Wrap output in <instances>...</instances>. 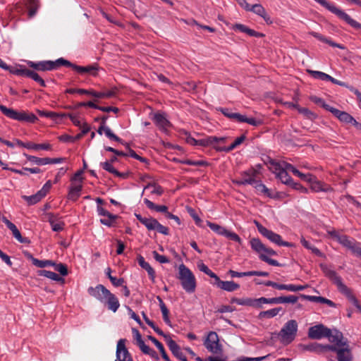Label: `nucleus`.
<instances>
[{
  "label": "nucleus",
  "instance_id": "nucleus-41",
  "mask_svg": "<svg viewBox=\"0 0 361 361\" xmlns=\"http://www.w3.org/2000/svg\"><path fill=\"white\" fill-rule=\"evenodd\" d=\"M240 288V285L235 283L234 281H224L221 283L219 288L226 290L228 292H233L238 290Z\"/></svg>",
  "mask_w": 361,
  "mask_h": 361
},
{
  "label": "nucleus",
  "instance_id": "nucleus-15",
  "mask_svg": "<svg viewBox=\"0 0 361 361\" xmlns=\"http://www.w3.org/2000/svg\"><path fill=\"white\" fill-rule=\"evenodd\" d=\"M330 335L327 336L329 341L331 343H333L338 345V347H341L342 345H346L348 343V340L346 338H343V334L336 330H331L330 329Z\"/></svg>",
  "mask_w": 361,
  "mask_h": 361
},
{
  "label": "nucleus",
  "instance_id": "nucleus-61",
  "mask_svg": "<svg viewBox=\"0 0 361 361\" xmlns=\"http://www.w3.org/2000/svg\"><path fill=\"white\" fill-rule=\"evenodd\" d=\"M293 173L295 176L299 177L301 180L307 181V182L311 181V178L312 179V176H313L312 174H310V173H307V174L302 173L300 172L296 168L294 169Z\"/></svg>",
  "mask_w": 361,
  "mask_h": 361
},
{
  "label": "nucleus",
  "instance_id": "nucleus-7",
  "mask_svg": "<svg viewBox=\"0 0 361 361\" xmlns=\"http://www.w3.org/2000/svg\"><path fill=\"white\" fill-rule=\"evenodd\" d=\"M204 345L206 349L212 354H221L222 345L219 342L218 334L215 331H209L204 340Z\"/></svg>",
  "mask_w": 361,
  "mask_h": 361
},
{
  "label": "nucleus",
  "instance_id": "nucleus-22",
  "mask_svg": "<svg viewBox=\"0 0 361 361\" xmlns=\"http://www.w3.org/2000/svg\"><path fill=\"white\" fill-rule=\"evenodd\" d=\"M257 171L254 169H250L247 171H245L242 173L240 178L243 180L242 183H244V185H252L256 183L255 176Z\"/></svg>",
  "mask_w": 361,
  "mask_h": 361
},
{
  "label": "nucleus",
  "instance_id": "nucleus-49",
  "mask_svg": "<svg viewBox=\"0 0 361 361\" xmlns=\"http://www.w3.org/2000/svg\"><path fill=\"white\" fill-rule=\"evenodd\" d=\"M53 64L54 66V70L57 69L61 66L71 67L74 70V66H75V64L72 63L71 61L64 59L63 58H60L55 61H53Z\"/></svg>",
  "mask_w": 361,
  "mask_h": 361
},
{
  "label": "nucleus",
  "instance_id": "nucleus-14",
  "mask_svg": "<svg viewBox=\"0 0 361 361\" xmlns=\"http://www.w3.org/2000/svg\"><path fill=\"white\" fill-rule=\"evenodd\" d=\"M270 165L274 170V172L276 174V176L281 180V181L286 185H290L293 183V179L288 175V173L284 169H280L281 167H277V161L274 160H270Z\"/></svg>",
  "mask_w": 361,
  "mask_h": 361
},
{
  "label": "nucleus",
  "instance_id": "nucleus-56",
  "mask_svg": "<svg viewBox=\"0 0 361 361\" xmlns=\"http://www.w3.org/2000/svg\"><path fill=\"white\" fill-rule=\"evenodd\" d=\"M206 141V145L208 146H213L214 148L218 147L215 145L219 142H224L225 140L224 137H217L216 136H208L204 138Z\"/></svg>",
  "mask_w": 361,
  "mask_h": 361
},
{
  "label": "nucleus",
  "instance_id": "nucleus-23",
  "mask_svg": "<svg viewBox=\"0 0 361 361\" xmlns=\"http://www.w3.org/2000/svg\"><path fill=\"white\" fill-rule=\"evenodd\" d=\"M136 219L143 224L149 231L155 230L157 219L154 218L142 217L140 214H135Z\"/></svg>",
  "mask_w": 361,
  "mask_h": 361
},
{
  "label": "nucleus",
  "instance_id": "nucleus-21",
  "mask_svg": "<svg viewBox=\"0 0 361 361\" xmlns=\"http://www.w3.org/2000/svg\"><path fill=\"white\" fill-rule=\"evenodd\" d=\"M137 259L139 265L142 269L147 271L152 282H154L155 271L154 270V269L150 266V264L148 262H145V258L142 255H138Z\"/></svg>",
  "mask_w": 361,
  "mask_h": 361
},
{
  "label": "nucleus",
  "instance_id": "nucleus-9",
  "mask_svg": "<svg viewBox=\"0 0 361 361\" xmlns=\"http://www.w3.org/2000/svg\"><path fill=\"white\" fill-rule=\"evenodd\" d=\"M329 334L330 329L322 324L314 325L308 329V337L312 339L320 340L329 336Z\"/></svg>",
  "mask_w": 361,
  "mask_h": 361
},
{
  "label": "nucleus",
  "instance_id": "nucleus-47",
  "mask_svg": "<svg viewBox=\"0 0 361 361\" xmlns=\"http://www.w3.org/2000/svg\"><path fill=\"white\" fill-rule=\"evenodd\" d=\"M27 149H34V150H39V149H44V150H50L51 149V145L48 143H43V144H35L33 142H27Z\"/></svg>",
  "mask_w": 361,
  "mask_h": 361
},
{
  "label": "nucleus",
  "instance_id": "nucleus-8",
  "mask_svg": "<svg viewBox=\"0 0 361 361\" xmlns=\"http://www.w3.org/2000/svg\"><path fill=\"white\" fill-rule=\"evenodd\" d=\"M207 225L210 228L211 230H212L214 232L216 233L217 234L224 235V236L226 237L227 238H228L231 240H233L235 242H238L239 243H241L240 238L235 233L231 232V231L227 230L226 228H225L224 227H223L219 224L210 222L209 221H207Z\"/></svg>",
  "mask_w": 361,
  "mask_h": 361
},
{
  "label": "nucleus",
  "instance_id": "nucleus-50",
  "mask_svg": "<svg viewBox=\"0 0 361 361\" xmlns=\"http://www.w3.org/2000/svg\"><path fill=\"white\" fill-rule=\"evenodd\" d=\"M180 162L183 164H186L189 166H207L209 165V164L207 161L204 160L193 161L191 159H184L180 161Z\"/></svg>",
  "mask_w": 361,
  "mask_h": 361
},
{
  "label": "nucleus",
  "instance_id": "nucleus-6",
  "mask_svg": "<svg viewBox=\"0 0 361 361\" xmlns=\"http://www.w3.org/2000/svg\"><path fill=\"white\" fill-rule=\"evenodd\" d=\"M256 227L257 228L258 231L261 235L264 237L269 240L271 243H274L280 246L285 247H293V245L290 243L283 241L281 238V236L271 230L267 229L264 226H263L260 223L257 221H254Z\"/></svg>",
  "mask_w": 361,
  "mask_h": 361
},
{
  "label": "nucleus",
  "instance_id": "nucleus-12",
  "mask_svg": "<svg viewBox=\"0 0 361 361\" xmlns=\"http://www.w3.org/2000/svg\"><path fill=\"white\" fill-rule=\"evenodd\" d=\"M320 267L325 276L328 277L337 286L338 290H340L344 286H345L343 283L341 276H339L334 270L329 269L326 265L324 264H321Z\"/></svg>",
  "mask_w": 361,
  "mask_h": 361
},
{
  "label": "nucleus",
  "instance_id": "nucleus-18",
  "mask_svg": "<svg viewBox=\"0 0 361 361\" xmlns=\"http://www.w3.org/2000/svg\"><path fill=\"white\" fill-rule=\"evenodd\" d=\"M337 360L338 361H352L353 355L348 343L346 345H342L339 347L337 352Z\"/></svg>",
  "mask_w": 361,
  "mask_h": 361
},
{
  "label": "nucleus",
  "instance_id": "nucleus-26",
  "mask_svg": "<svg viewBox=\"0 0 361 361\" xmlns=\"http://www.w3.org/2000/svg\"><path fill=\"white\" fill-rule=\"evenodd\" d=\"M301 296L311 302L326 304L331 307H335L336 306V305L333 301L324 297L305 295H301Z\"/></svg>",
  "mask_w": 361,
  "mask_h": 361
},
{
  "label": "nucleus",
  "instance_id": "nucleus-44",
  "mask_svg": "<svg viewBox=\"0 0 361 361\" xmlns=\"http://www.w3.org/2000/svg\"><path fill=\"white\" fill-rule=\"evenodd\" d=\"M9 229L11 231L13 237L16 238L20 243L25 244L30 243V240L27 238H23L21 235L20 232L15 224L12 226Z\"/></svg>",
  "mask_w": 361,
  "mask_h": 361
},
{
  "label": "nucleus",
  "instance_id": "nucleus-52",
  "mask_svg": "<svg viewBox=\"0 0 361 361\" xmlns=\"http://www.w3.org/2000/svg\"><path fill=\"white\" fill-rule=\"evenodd\" d=\"M149 188H152V190H151V193L152 194H155V195H161L163 194V192H164V190H163L162 188L160 185H156L154 183H148L144 188L142 193L145 192V190L149 189Z\"/></svg>",
  "mask_w": 361,
  "mask_h": 361
},
{
  "label": "nucleus",
  "instance_id": "nucleus-13",
  "mask_svg": "<svg viewBox=\"0 0 361 361\" xmlns=\"http://www.w3.org/2000/svg\"><path fill=\"white\" fill-rule=\"evenodd\" d=\"M152 119L159 129L163 132H166L168 128L171 126L165 113L157 112L152 116Z\"/></svg>",
  "mask_w": 361,
  "mask_h": 361
},
{
  "label": "nucleus",
  "instance_id": "nucleus-30",
  "mask_svg": "<svg viewBox=\"0 0 361 361\" xmlns=\"http://www.w3.org/2000/svg\"><path fill=\"white\" fill-rule=\"evenodd\" d=\"M310 34H311V35H312L314 37L317 38L319 41L325 42V43L329 44L330 46L333 47H338V48L341 49H345L344 46H343L342 44L334 42L331 40L326 38L324 36L322 35L321 34H319L318 32H311Z\"/></svg>",
  "mask_w": 361,
  "mask_h": 361
},
{
  "label": "nucleus",
  "instance_id": "nucleus-62",
  "mask_svg": "<svg viewBox=\"0 0 361 361\" xmlns=\"http://www.w3.org/2000/svg\"><path fill=\"white\" fill-rule=\"evenodd\" d=\"M293 173L295 176L299 177L301 180L307 181V182L311 181V178L312 179V176H313L312 174H310V173H307V174L302 173L300 172L296 168L294 169Z\"/></svg>",
  "mask_w": 361,
  "mask_h": 361
},
{
  "label": "nucleus",
  "instance_id": "nucleus-33",
  "mask_svg": "<svg viewBox=\"0 0 361 361\" xmlns=\"http://www.w3.org/2000/svg\"><path fill=\"white\" fill-rule=\"evenodd\" d=\"M157 299L159 302V307H160L161 312L162 313L163 319H164V322L166 324H168L169 326H171V321L169 319V311L166 305H165V303L164 302V301L159 296L157 297Z\"/></svg>",
  "mask_w": 361,
  "mask_h": 361
},
{
  "label": "nucleus",
  "instance_id": "nucleus-63",
  "mask_svg": "<svg viewBox=\"0 0 361 361\" xmlns=\"http://www.w3.org/2000/svg\"><path fill=\"white\" fill-rule=\"evenodd\" d=\"M54 267L55 270L60 273L62 276H66L68 274V269L66 265L62 263L56 264L55 263V265H52Z\"/></svg>",
  "mask_w": 361,
  "mask_h": 361
},
{
  "label": "nucleus",
  "instance_id": "nucleus-37",
  "mask_svg": "<svg viewBox=\"0 0 361 361\" xmlns=\"http://www.w3.org/2000/svg\"><path fill=\"white\" fill-rule=\"evenodd\" d=\"M144 202L149 209L155 210L158 212L166 214L168 212V207L165 205H157L152 201L147 198L144 199Z\"/></svg>",
  "mask_w": 361,
  "mask_h": 361
},
{
  "label": "nucleus",
  "instance_id": "nucleus-1",
  "mask_svg": "<svg viewBox=\"0 0 361 361\" xmlns=\"http://www.w3.org/2000/svg\"><path fill=\"white\" fill-rule=\"evenodd\" d=\"M250 245L252 250L259 255V257L262 261L271 266H281L276 260L268 257V255H276V252L273 249L267 247L259 238H252L250 240Z\"/></svg>",
  "mask_w": 361,
  "mask_h": 361
},
{
  "label": "nucleus",
  "instance_id": "nucleus-28",
  "mask_svg": "<svg viewBox=\"0 0 361 361\" xmlns=\"http://www.w3.org/2000/svg\"><path fill=\"white\" fill-rule=\"evenodd\" d=\"M168 346L171 351V353L173 354L174 356H176L178 359L180 360L183 357H184L185 355L181 352L180 347L178 345V344L172 339H169L167 342Z\"/></svg>",
  "mask_w": 361,
  "mask_h": 361
},
{
  "label": "nucleus",
  "instance_id": "nucleus-36",
  "mask_svg": "<svg viewBox=\"0 0 361 361\" xmlns=\"http://www.w3.org/2000/svg\"><path fill=\"white\" fill-rule=\"evenodd\" d=\"M48 221L51 226V229L54 231L59 232L63 230L65 225L64 223L61 221H56L53 214H49Z\"/></svg>",
  "mask_w": 361,
  "mask_h": 361
},
{
  "label": "nucleus",
  "instance_id": "nucleus-64",
  "mask_svg": "<svg viewBox=\"0 0 361 361\" xmlns=\"http://www.w3.org/2000/svg\"><path fill=\"white\" fill-rule=\"evenodd\" d=\"M30 70L28 68H26L23 66H20L19 68H16L15 70H13L12 72L16 75L18 76H28V73H30Z\"/></svg>",
  "mask_w": 361,
  "mask_h": 361
},
{
  "label": "nucleus",
  "instance_id": "nucleus-3",
  "mask_svg": "<svg viewBox=\"0 0 361 361\" xmlns=\"http://www.w3.org/2000/svg\"><path fill=\"white\" fill-rule=\"evenodd\" d=\"M1 112L9 118L18 121H25L30 123H35L37 120V117L32 113L26 111H18L13 109L6 107L4 105H0Z\"/></svg>",
  "mask_w": 361,
  "mask_h": 361
},
{
  "label": "nucleus",
  "instance_id": "nucleus-57",
  "mask_svg": "<svg viewBox=\"0 0 361 361\" xmlns=\"http://www.w3.org/2000/svg\"><path fill=\"white\" fill-rule=\"evenodd\" d=\"M104 133H105L106 136L107 137H109V139L116 141L118 142H120L121 144H122L123 145H128L127 142H125L122 139H121L117 135H116L109 127L106 128V130L104 131Z\"/></svg>",
  "mask_w": 361,
  "mask_h": 361
},
{
  "label": "nucleus",
  "instance_id": "nucleus-34",
  "mask_svg": "<svg viewBox=\"0 0 361 361\" xmlns=\"http://www.w3.org/2000/svg\"><path fill=\"white\" fill-rule=\"evenodd\" d=\"M250 11H252L253 13L260 16L267 22L269 21L270 23H271L269 16L267 14L264 7L262 5L257 4L252 5L251 6Z\"/></svg>",
  "mask_w": 361,
  "mask_h": 361
},
{
  "label": "nucleus",
  "instance_id": "nucleus-51",
  "mask_svg": "<svg viewBox=\"0 0 361 361\" xmlns=\"http://www.w3.org/2000/svg\"><path fill=\"white\" fill-rule=\"evenodd\" d=\"M343 246L350 249L353 244L355 242L353 239H350L348 236L345 235H341L337 240Z\"/></svg>",
  "mask_w": 361,
  "mask_h": 361
},
{
  "label": "nucleus",
  "instance_id": "nucleus-55",
  "mask_svg": "<svg viewBox=\"0 0 361 361\" xmlns=\"http://www.w3.org/2000/svg\"><path fill=\"white\" fill-rule=\"evenodd\" d=\"M181 138L184 140L188 144L196 146L197 145V140L191 136V135L186 130H183L180 133Z\"/></svg>",
  "mask_w": 361,
  "mask_h": 361
},
{
  "label": "nucleus",
  "instance_id": "nucleus-45",
  "mask_svg": "<svg viewBox=\"0 0 361 361\" xmlns=\"http://www.w3.org/2000/svg\"><path fill=\"white\" fill-rule=\"evenodd\" d=\"M231 303H236L240 305L254 307L253 299L250 298H231Z\"/></svg>",
  "mask_w": 361,
  "mask_h": 361
},
{
  "label": "nucleus",
  "instance_id": "nucleus-20",
  "mask_svg": "<svg viewBox=\"0 0 361 361\" xmlns=\"http://www.w3.org/2000/svg\"><path fill=\"white\" fill-rule=\"evenodd\" d=\"M281 312H282L281 315L283 314L284 311L281 307H275L266 311H262L259 313L258 318L259 319H263L265 318L271 319L279 314Z\"/></svg>",
  "mask_w": 361,
  "mask_h": 361
},
{
  "label": "nucleus",
  "instance_id": "nucleus-58",
  "mask_svg": "<svg viewBox=\"0 0 361 361\" xmlns=\"http://www.w3.org/2000/svg\"><path fill=\"white\" fill-rule=\"evenodd\" d=\"M254 301V307L257 308H262V304H271L272 301L271 298H267L264 297H262L257 299H253Z\"/></svg>",
  "mask_w": 361,
  "mask_h": 361
},
{
  "label": "nucleus",
  "instance_id": "nucleus-17",
  "mask_svg": "<svg viewBox=\"0 0 361 361\" xmlns=\"http://www.w3.org/2000/svg\"><path fill=\"white\" fill-rule=\"evenodd\" d=\"M99 69L100 67L97 63H92L87 66H80L75 64V66H74V70L78 73L81 74L88 73L90 75L94 77L98 75Z\"/></svg>",
  "mask_w": 361,
  "mask_h": 361
},
{
  "label": "nucleus",
  "instance_id": "nucleus-27",
  "mask_svg": "<svg viewBox=\"0 0 361 361\" xmlns=\"http://www.w3.org/2000/svg\"><path fill=\"white\" fill-rule=\"evenodd\" d=\"M272 305L282 304V303H291L295 304L298 301V297L295 295L280 296L271 298Z\"/></svg>",
  "mask_w": 361,
  "mask_h": 361
},
{
  "label": "nucleus",
  "instance_id": "nucleus-10",
  "mask_svg": "<svg viewBox=\"0 0 361 361\" xmlns=\"http://www.w3.org/2000/svg\"><path fill=\"white\" fill-rule=\"evenodd\" d=\"M88 293L95 298L100 302H103L109 293L111 292L104 286L102 284L97 285L96 287H90L87 290Z\"/></svg>",
  "mask_w": 361,
  "mask_h": 361
},
{
  "label": "nucleus",
  "instance_id": "nucleus-38",
  "mask_svg": "<svg viewBox=\"0 0 361 361\" xmlns=\"http://www.w3.org/2000/svg\"><path fill=\"white\" fill-rule=\"evenodd\" d=\"M102 168L106 171L114 174L117 177L126 178L127 175L126 173H120L115 168L113 167L112 164L109 161H105L101 163Z\"/></svg>",
  "mask_w": 361,
  "mask_h": 361
},
{
  "label": "nucleus",
  "instance_id": "nucleus-40",
  "mask_svg": "<svg viewBox=\"0 0 361 361\" xmlns=\"http://www.w3.org/2000/svg\"><path fill=\"white\" fill-rule=\"evenodd\" d=\"M339 291L343 294L355 307L359 305L357 299L353 294L351 290L348 287L344 286Z\"/></svg>",
  "mask_w": 361,
  "mask_h": 361
},
{
  "label": "nucleus",
  "instance_id": "nucleus-54",
  "mask_svg": "<svg viewBox=\"0 0 361 361\" xmlns=\"http://www.w3.org/2000/svg\"><path fill=\"white\" fill-rule=\"evenodd\" d=\"M54 70V66L52 61H43L39 62V71H52Z\"/></svg>",
  "mask_w": 361,
  "mask_h": 361
},
{
  "label": "nucleus",
  "instance_id": "nucleus-39",
  "mask_svg": "<svg viewBox=\"0 0 361 361\" xmlns=\"http://www.w3.org/2000/svg\"><path fill=\"white\" fill-rule=\"evenodd\" d=\"M28 257L32 260V264L39 268H44L48 266L55 265V262L52 260H39L33 257L31 255H28Z\"/></svg>",
  "mask_w": 361,
  "mask_h": 361
},
{
  "label": "nucleus",
  "instance_id": "nucleus-2",
  "mask_svg": "<svg viewBox=\"0 0 361 361\" xmlns=\"http://www.w3.org/2000/svg\"><path fill=\"white\" fill-rule=\"evenodd\" d=\"M177 278L180 280L183 288L189 293L195 292L196 288V279L193 273L184 264L178 267Z\"/></svg>",
  "mask_w": 361,
  "mask_h": 361
},
{
  "label": "nucleus",
  "instance_id": "nucleus-5",
  "mask_svg": "<svg viewBox=\"0 0 361 361\" xmlns=\"http://www.w3.org/2000/svg\"><path fill=\"white\" fill-rule=\"evenodd\" d=\"M324 8L328 9L331 13H334L338 18L345 21L347 24L350 25L355 30H361V24L356 20L351 18V17L345 13L343 11L337 8L334 4L330 1H319Z\"/></svg>",
  "mask_w": 361,
  "mask_h": 361
},
{
  "label": "nucleus",
  "instance_id": "nucleus-19",
  "mask_svg": "<svg viewBox=\"0 0 361 361\" xmlns=\"http://www.w3.org/2000/svg\"><path fill=\"white\" fill-rule=\"evenodd\" d=\"M102 303L106 305L108 310L113 312H116L120 307V302L118 298L111 292L109 293L106 300Z\"/></svg>",
  "mask_w": 361,
  "mask_h": 361
},
{
  "label": "nucleus",
  "instance_id": "nucleus-35",
  "mask_svg": "<svg viewBox=\"0 0 361 361\" xmlns=\"http://www.w3.org/2000/svg\"><path fill=\"white\" fill-rule=\"evenodd\" d=\"M148 339H149L156 345L157 350L160 351L161 356L165 361H171L165 351L163 344L161 342L152 336H148Z\"/></svg>",
  "mask_w": 361,
  "mask_h": 361
},
{
  "label": "nucleus",
  "instance_id": "nucleus-11",
  "mask_svg": "<svg viewBox=\"0 0 361 361\" xmlns=\"http://www.w3.org/2000/svg\"><path fill=\"white\" fill-rule=\"evenodd\" d=\"M126 339L121 338L118 341L116 346V360L133 361L130 353L125 345Z\"/></svg>",
  "mask_w": 361,
  "mask_h": 361
},
{
  "label": "nucleus",
  "instance_id": "nucleus-32",
  "mask_svg": "<svg viewBox=\"0 0 361 361\" xmlns=\"http://www.w3.org/2000/svg\"><path fill=\"white\" fill-rule=\"evenodd\" d=\"M301 348L304 351H309L317 354L322 353V344L318 343H311L309 344H302Z\"/></svg>",
  "mask_w": 361,
  "mask_h": 361
},
{
  "label": "nucleus",
  "instance_id": "nucleus-4",
  "mask_svg": "<svg viewBox=\"0 0 361 361\" xmlns=\"http://www.w3.org/2000/svg\"><path fill=\"white\" fill-rule=\"evenodd\" d=\"M298 325L295 320L288 321L279 333L281 342L283 344L290 343L297 335Z\"/></svg>",
  "mask_w": 361,
  "mask_h": 361
},
{
  "label": "nucleus",
  "instance_id": "nucleus-29",
  "mask_svg": "<svg viewBox=\"0 0 361 361\" xmlns=\"http://www.w3.org/2000/svg\"><path fill=\"white\" fill-rule=\"evenodd\" d=\"M245 140V135H241L238 137H237L234 142L229 145L228 147H215V149L218 152H228L230 151H232L236 147L240 145Z\"/></svg>",
  "mask_w": 361,
  "mask_h": 361
},
{
  "label": "nucleus",
  "instance_id": "nucleus-46",
  "mask_svg": "<svg viewBox=\"0 0 361 361\" xmlns=\"http://www.w3.org/2000/svg\"><path fill=\"white\" fill-rule=\"evenodd\" d=\"M293 107L296 108L299 113L302 114L305 118L313 120L317 116L316 115L307 108L299 107L298 104H291Z\"/></svg>",
  "mask_w": 361,
  "mask_h": 361
},
{
  "label": "nucleus",
  "instance_id": "nucleus-59",
  "mask_svg": "<svg viewBox=\"0 0 361 361\" xmlns=\"http://www.w3.org/2000/svg\"><path fill=\"white\" fill-rule=\"evenodd\" d=\"M27 73V78H32L35 82H38L42 87L46 86L44 80L39 75L38 73L32 70H30V73Z\"/></svg>",
  "mask_w": 361,
  "mask_h": 361
},
{
  "label": "nucleus",
  "instance_id": "nucleus-25",
  "mask_svg": "<svg viewBox=\"0 0 361 361\" xmlns=\"http://www.w3.org/2000/svg\"><path fill=\"white\" fill-rule=\"evenodd\" d=\"M330 112L332 113L336 118H338L340 121L345 123H350L353 119V116L348 113L340 111L336 108H334L332 110L330 109Z\"/></svg>",
  "mask_w": 361,
  "mask_h": 361
},
{
  "label": "nucleus",
  "instance_id": "nucleus-31",
  "mask_svg": "<svg viewBox=\"0 0 361 361\" xmlns=\"http://www.w3.org/2000/svg\"><path fill=\"white\" fill-rule=\"evenodd\" d=\"M310 34H311V35H312L314 37L317 38L319 41L325 42V43L329 44L330 46L333 47H338V48L341 49H345L344 46H343L342 44L334 42L331 40L326 38L324 36L322 35L321 34H319L318 32H311Z\"/></svg>",
  "mask_w": 361,
  "mask_h": 361
},
{
  "label": "nucleus",
  "instance_id": "nucleus-24",
  "mask_svg": "<svg viewBox=\"0 0 361 361\" xmlns=\"http://www.w3.org/2000/svg\"><path fill=\"white\" fill-rule=\"evenodd\" d=\"M220 111L227 118L233 120H235L238 122L240 123H245V116L242 115L238 113H233L231 112L227 108H221Z\"/></svg>",
  "mask_w": 361,
  "mask_h": 361
},
{
  "label": "nucleus",
  "instance_id": "nucleus-53",
  "mask_svg": "<svg viewBox=\"0 0 361 361\" xmlns=\"http://www.w3.org/2000/svg\"><path fill=\"white\" fill-rule=\"evenodd\" d=\"M311 101L315 103L316 104L322 106L324 109L330 111V109H333L334 107H332L329 106V104H326L324 100L322 98H319L316 96H312L310 98Z\"/></svg>",
  "mask_w": 361,
  "mask_h": 361
},
{
  "label": "nucleus",
  "instance_id": "nucleus-43",
  "mask_svg": "<svg viewBox=\"0 0 361 361\" xmlns=\"http://www.w3.org/2000/svg\"><path fill=\"white\" fill-rule=\"evenodd\" d=\"M37 274L40 276H44L55 281H59L62 280L61 277H60L57 274L51 271L42 269L39 270Z\"/></svg>",
  "mask_w": 361,
  "mask_h": 361
},
{
  "label": "nucleus",
  "instance_id": "nucleus-16",
  "mask_svg": "<svg viewBox=\"0 0 361 361\" xmlns=\"http://www.w3.org/2000/svg\"><path fill=\"white\" fill-rule=\"evenodd\" d=\"M308 183L310 184V189L315 192H327L333 190L330 185L318 180L314 176H312V179L311 178V181H309Z\"/></svg>",
  "mask_w": 361,
  "mask_h": 361
},
{
  "label": "nucleus",
  "instance_id": "nucleus-42",
  "mask_svg": "<svg viewBox=\"0 0 361 361\" xmlns=\"http://www.w3.org/2000/svg\"><path fill=\"white\" fill-rule=\"evenodd\" d=\"M82 190V185H74L70 188L68 198L73 201H76L80 195V191Z\"/></svg>",
  "mask_w": 361,
  "mask_h": 361
},
{
  "label": "nucleus",
  "instance_id": "nucleus-60",
  "mask_svg": "<svg viewBox=\"0 0 361 361\" xmlns=\"http://www.w3.org/2000/svg\"><path fill=\"white\" fill-rule=\"evenodd\" d=\"M293 173L295 176L299 177L301 180L307 181V182L311 181V178L312 179V176H313L312 174H310V173H307V174L302 173L300 172L296 168L294 169Z\"/></svg>",
  "mask_w": 361,
  "mask_h": 361
},
{
  "label": "nucleus",
  "instance_id": "nucleus-48",
  "mask_svg": "<svg viewBox=\"0 0 361 361\" xmlns=\"http://www.w3.org/2000/svg\"><path fill=\"white\" fill-rule=\"evenodd\" d=\"M44 197L42 195L39 191L32 195L30 196H23V198L30 205L35 204L39 202Z\"/></svg>",
  "mask_w": 361,
  "mask_h": 361
}]
</instances>
